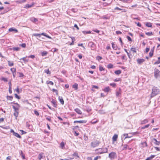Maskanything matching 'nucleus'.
Returning a JSON list of instances; mask_svg holds the SVG:
<instances>
[{
	"instance_id": "nucleus-37",
	"label": "nucleus",
	"mask_w": 160,
	"mask_h": 160,
	"mask_svg": "<svg viewBox=\"0 0 160 160\" xmlns=\"http://www.w3.org/2000/svg\"><path fill=\"white\" fill-rule=\"evenodd\" d=\"M60 147L62 149H63L64 148L65 144L63 142H62L60 144Z\"/></svg>"
},
{
	"instance_id": "nucleus-25",
	"label": "nucleus",
	"mask_w": 160,
	"mask_h": 160,
	"mask_svg": "<svg viewBox=\"0 0 160 160\" xmlns=\"http://www.w3.org/2000/svg\"><path fill=\"white\" fill-rule=\"evenodd\" d=\"M155 156V155H152L150 157H148L147 159H146L145 160H151L153 158H154Z\"/></svg>"
},
{
	"instance_id": "nucleus-17",
	"label": "nucleus",
	"mask_w": 160,
	"mask_h": 160,
	"mask_svg": "<svg viewBox=\"0 0 160 160\" xmlns=\"http://www.w3.org/2000/svg\"><path fill=\"white\" fill-rule=\"evenodd\" d=\"M58 99L61 103L62 105H63L64 104V101L62 98L61 97L59 96Z\"/></svg>"
},
{
	"instance_id": "nucleus-29",
	"label": "nucleus",
	"mask_w": 160,
	"mask_h": 160,
	"mask_svg": "<svg viewBox=\"0 0 160 160\" xmlns=\"http://www.w3.org/2000/svg\"><path fill=\"white\" fill-rule=\"evenodd\" d=\"M146 25L148 27H152V23L151 22H147L146 24Z\"/></svg>"
},
{
	"instance_id": "nucleus-39",
	"label": "nucleus",
	"mask_w": 160,
	"mask_h": 160,
	"mask_svg": "<svg viewBox=\"0 0 160 160\" xmlns=\"http://www.w3.org/2000/svg\"><path fill=\"white\" fill-rule=\"evenodd\" d=\"M149 126H150L149 124H147V125L144 126L142 127L141 128V129H145V128H148Z\"/></svg>"
},
{
	"instance_id": "nucleus-30",
	"label": "nucleus",
	"mask_w": 160,
	"mask_h": 160,
	"mask_svg": "<svg viewBox=\"0 0 160 160\" xmlns=\"http://www.w3.org/2000/svg\"><path fill=\"white\" fill-rule=\"evenodd\" d=\"M82 32L84 34H90V33H91V31H82Z\"/></svg>"
},
{
	"instance_id": "nucleus-62",
	"label": "nucleus",
	"mask_w": 160,
	"mask_h": 160,
	"mask_svg": "<svg viewBox=\"0 0 160 160\" xmlns=\"http://www.w3.org/2000/svg\"><path fill=\"white\" fill-rule=\"evenodd\" d=\"M116 33L118 35L122 34V32L120 31H116Z\"/></svg>"
},
{
	"instance_id": "nucleus-64",
	"label": "nucleus",
	"mask_w": 160,
	"mask_h": 160,
	"mask_svg": "<svg viewBox=\"0 0 160 160\" xmlns=\"http://www.w3.org/2000/svg\"><path fill=\"white\" fill-rule=\"evenodd\" d=\"M154 148L157 151H160V148L157 147H154Z\"/></svg>"
},
{
	"instance_id": "nucleus-18",
	"label": "nucleus",
	"mask_w": 160,
	"mask_h": 160,
	"mask_svg": "<svg viewBox=\"0 0 160 160\" xmlns=\"http://www.w3.org/2000/svg\"><path fill=\"white\" fill-rule=\"evenodd\" d=\"M122 136H123L124 137L125 136V137L124 138V140H125V139L127 138H130L132 137V136H129L128 133H124L122 137Z\"/></svg>"
},
{
	"instance_id": "nucleus-49",
	"label": "nucleus",
	"mask_w": 160,
	"mask_h": 160,
	"mask_svg": "<svg viewBox=\"0 0 160 160\" xmlns=\"http://www.w3.org/2000/svg\"><path fill=\"white\" fill-rule=\"evenodd\" d=\"M19 46H21L22 48H24L26 47V44L25 43H22L19 44Z\"/></svg>"
},
{
	"instance_id": "nucleus-47",
	"label": "nucleus",
	"mask_w": 160,
	"mask_h": 160,
	"mask_svg": "<svg viewBox=\"0 0 160 160\" xmlns=\"http://www.w3.org/2000/svg\"><path fill=\"white\" fill-rule=\"evenodd\" d=\"M110 85L113 88H115L116 87V84L115 83H110Z\"/></svg>"
},
{
	"instance_id": "nucleus-21",
	"label": "nucleus",
	"mask_w": 160,
	"mask_h": 160,
	"mask_svg": "<svg viewBox=\"0 0 160 160\" xmlns=\"http://www.w3.org/2000/svg\"><path fill=\"white\" fill-rule=\"evenodd\" d=\"M118 137V136L117 134H115L112 137V140L113 141H116Z\"/></svg>"
},
{
	"instance_id": "nucleus-10",
	"label": "nucleus",
	"mask_w": 160,
	"mask_h": 160,
	"mask_svg": "<svg viewBox=\"0 0 160 160\" xmlns=\"http://www.w3.org/2000/svg\"><path fill=\"white\" fill-rule=\"evenodd\" d=\"M51 102L53 106L54 107L56 108H57V102L56 100L54 99H52V101H51Z\"/></svg>"
},
{
	"instance_id": "nucleus-28",
	"label": "nucleus",
	"mask_w": 160,
	"mask_h": 160,
	"mask_svg": "<svg viewBox=\"0 0 160 160\" xmlns=\"http://www.w3.org/2000/svg\"><path fill=\"white\" fill-rule=\"evenodd\" d=\"M110 90V88L109 87H107L105 88L103 90V91L105 92H108Z\"/></svg>"
},
{
	"instance_id": "nucleus-12",
	"label": "nucleus",
	"mask_w": 160,
	"mask_h": 160,
	"mask_svg": "<svg viewBox=\"0 0 160 160\" xmlns=\"http://www.w3.org/2000/svg\"><path fill=\"white\" fill-rule=\"evenodd\" d=\"M121 90L120 88H119L118 90L116 92V96L117 97H120L121 94Z\"/></svg>"
},
{
	"instance_id": "nucleus-22",
	"label": "nucleus",
	"mask_w": 160,
	"mask_h": 160,
	"mask_svg": "<svg viewBox=\"0 0 160 160\" xmlns=\"http://www.w3.org/2000/svg\"><path fill=\"white\" fill-rule=\"evenodd\" d=\"M40 54L42 56H46L48 54V52H47L45 51H44L43 52H40Z\"/></svg>"
},
{
	"instance_id": "nucleus-3",
	"label": "nucleus",
	"mask_w": 160,
	"mask_h": 160,
	"mask_svg": "<svg viewBox=\"0 0 160 160\" xmlns=\"http://www.w3.org/2000/svg\"><path fill=\"white\" fill-rule=\"evenodd\" d=\"M41 35H43L48 38H49V39L52 38L51 37L49 36L46 33H45L44 32H42L41 33H39V34L34 33L33 34V36H38L39 37H40L41 36Z\"/></svg>"
},
{
	"instance_id": "nucleus-48",
	"label": "nucleus",
	"mask_w": 160,
	"mask_h": 160,
	"mask_svg": "<svg viewBox=\"0 0 160 160\" xmlns=\"http://www.w3.org/2000/svg\"><path fill=\"white\" fill-rule=\"evenodd\" d=\"M43 156L41 154H39L38 155V158L39 160H40L42 158Z\"/></svg>"
},
{
	"instance_id": "nucleus-54",
	"label": "nucleus",
	"mask_w": 160,
	"mask_h": 160,
	"mask_svg": "<svg viewBox=\"0 0 160 160\" xmlns=\"http://www.w3.org/2000/svg\"><path fill=\"white\" fill-rule=\"evenodd\" d=\"M14 95H15V97L16 98H17V99H20V97L19 96H18L17 94L15 93L14 94Z\"/></svg>"
},
{
	"instance_id": "nucleus-58",
	"label": "nucleus",
	"mask_w": 160,
	"mask_h": 160,
	"mask_svg": "<svg viewBox=\"0 0 160 160\" xmlns=\"http://www.w3.org/2000/svg\"><path fill=\"white\" fill-rule=\"evenodd\" d=\"M84 139L85 140L87 141L88 139V137L86 135H84Z\"/></svg>"
},
{
	"instance_id": "nucleus-57",
	"label": "nucleus",
	"mask_w": 160,
	"mask_h": 160,
	"mask_svg": "<svg viewBox=\"0 0 160 160\" xmlns=\"http://www.w3.org/2000/svg\"><path fill=\"white\" fill-rule=\"evenodd\" d=\"M92 110V109L89 108H87V110H86V111L88 112H90Z\"/></svg>"
},
{
	"instance_id": "nucleus-41",
	"label": "nucleus",
	"mask_w": 160,
	"mask_h": 160,
	"mask_svg": "<svg viewBox=\"0 0 160 160\" xmlns=\"http://www.w3.org/2000/svg\"><path fill=\"white\" fill-rule=\"evenodd\" d=\"M10 70L12 73H15L16 71V69L15 68H11L10 69Z\"/></svg>"
},
{
	"instance_id": "nucleus-8",
	"label": "nucleus",
	"mask_w": 160,
	"mask_h": 160,
	"mask_svg": "<svg viewBox=\"0 0 160 160\" xmlns=\"http://www.w3.org/2000/svg\"><path fill=\"white\" fill-rule=\"evenodd\" d=\"M116 155V153L114 152H112L109 154L108 157L110 158L113 159Z\"/></svg>"
},
{
	"instance_id": "nucleus-61",
	"label": "nucleus",
	"mask_w": 160,
	"mask_h": 160,
	"mask_svg": "<svg viewBox=\"0 0 160 160\" xmlns=\"http://www.w3.org/2000/svg\"><path fill=\"white\" fill-rule=\"evenodd\" d=\"M127 38L128 39V40L130 41H132V40L131 38L129 36H127Z\"/></svg>"
},
{
	"instance_id": "nucleus-46",
	"label": "nucleus",
	"mask_w": 160,
	"mask_h": 160,
	"mask_svg": "<svg viewBox=\"0 0 160 160\" xmlns=\"http://www.w3.org/2000/svg\"><path fill=\"white\" fill-rule=\"evenodd\" d=\"M20 60H23V61L25 62H28V60H27L26 59V58L25 57H23L22 58H21L20 59Z\"/></svg>"
},
{
	"instance_id": "nucleus-31",
	"label": "nucleus",
	"mask_w": 160,
	"mask_h": 160,
	"mask_svg": "<svg viewBox=\"0 0 160 160\" xmlns=\"http://www.w3.org/2000/svg\"><path fill=\"white\" fill-rule=\"evenodd\" d=\"M112 48L114 50H117V47L115 45L113 42L112 43Z\"/></svg>"
},
{
	"instance_id": "nucleus-24",
	"label": "nucleus",
	"mask_w": 160,
	"mask_h": 160,
	"mask_svg": "<svg viewBox=\"0 0 160 160\" xmlns=\"http://www.w3.org/2000/svg\"><path fill=\"white\" fill-rule=\"evenodd\" d=\"M153 140L155 141L154 142V143L155 145H159L160 144L159 141H158L156 138H154L153 139Z\"/></svg>"
},
{
	"instance_id": "nucleus-19",
	"label": "nucleus",
	"mask_w": 160,
	"mask_h": 160,
	"mask_svg": "<svg viewBox=\"0 0 160 160\" xmlns=\"http://www.w3.org/2000/svg\"><path fill=\"white\" fill-rule=\"evenodd\" d=\"M75 111L78 114H81L82 113V112L81 110L78 108H76L75 109Z\"/></svg>"
},
{
	"instance_id": "nucleus-27",
	"label": "nucleus",
	"mask_w": 160,
	"mask_h": 160,
	"mask_svg": "<svg viewBox=\"0 0 160 160\" xmlns=\"http://www.w3.org/2000/svg\"><path fill=\"white\" fill-rule=\"evenodd\" d=\"M114 73L115 74L118 75L120 74L121 73V70H116L115 71Z\"/></svg>"
},
{
	"instance_id": "nucleus-2",
	"label": "nucleus",
	"mask_w": 160,
	"mask_h": 160,
	"mask_svg": "<svg viewBox=\"0 0 160 160\" xmlns=\"http://www.w3.org/2000/svg\"><path fill=\"white\" fill-rule=\"evenodd\" d=\"M108 150V148H106L97 149L96 150V151H97L99 154L106 153L107 152Z\"/></svg>"
},
{
	"instance_id": "nucleus-11",
	"label": "nucleus",
	"mask_w": 160,
	"mask_h": 160,
	"mask_svg": "<svg viewBox=\"0 0 160 160\" xmlns=\"http://www.w3.org/2000/svg\"><path fill=\"white\" fill-rule=\"evenodd\" d=\"M128 147V145L127 144H122L121 146V148L122 150H126Z\"/></svg>"
},
{
	"instance_id": "nucleus-5",
	"label": "nucleus",
	"mask_w": 160,
	"mask_h": 160,
	"mask_svg": "<svg viewBox=\"0 0 160 160\" xmlns=\"http://www.w3.org/2000/svg\"><path fill=\"white\" fill-rule=\"evenodd\" d=\"M154 77L156 78L160 77V71L157 69L155 68L154 69Z\"/></svg>"
},
{
	"instance_id": "nucleus-43",
	"label": "nucleus",
	"mask_w": 160,
	"mask_h": 160,
	"mask_svg": "<svg viewBox=\"0 0 160 160\" xmlns=\"http://www.w3.org/2000/svg\"><path fill=\"white\" fill-rule=\"evenodd\" d=\"M145 34L146 35L149 36H150L152 35V33L151 32H146Z\"/></svg>"
},
{
	"instance_id": "nucleus-9",
	"label": "nucleus",
	"mask_w": 160,
	"mask_h": 160,
	"mask_svg": "<svg viewBox=\"0 0 160 160\" xmlns=\"http://www.w3.org/2000/svg\"><path fill=\"white\" fill-rule=\"evenodd\" d=\"M16 106L13 105L12 107L14 109V111H17L19 110L20 106L19 105L17 102H16Z\"/></svg>"
},
{
	"instance_id": "nucleus-51",
	"label": "nucleus",
	"mask_w": 160,
	"mask_h": 160,
	"mask_svg": "<svg viewBox=\"0 0 160 160\" xmlns=\"http://www.w3.org/2000/svg\"><path fill=\"white\" fill-rule=\"evenodd\" d=\"M71 10L74 12H76L78 11V10L75 8H72L71 9Z\"/></svg>"
},
{
	"instance_id": "nucleus-32",
	"label": "nucleus",
	"mask_w": 160,
	"mask_h": 160,
	"mask_svg": "<svg viewBox=\"0 0 160 160\" xmlns=\"http://www.w3.org/2000/svg\"><path fill=\"white\" fill-rule=\"evenodd\" d=\"M8 65L9 66L11 67V66H12L14 64L12 62H11L10 61H8Z\"/></svg>"
},
{
	"instance_id": "nucleus-26",
	"label": "nucleus",
	"mask_w": 160,
	"mask_h": 160,
	"mask_svg": "<svg viewBox=\"0 0 160 160\" xmlns=\"http://www.w3.org/2000/svg\"><path fill=\"white\" fill-rule=\"evenodd\" d=\"M9 32L15 31L16 32H18V30L17 29L13 28H10L9 29Z\"/></svg>"
},
{
	"instance_id": "nucleus-15",
	"label": "nucleus",
	"mask_w": 160,
	"mask_h": 160,
	"mask_svg": "<svg viewBox=\"0 0 160 160\" xmlns=\"http://www.w3.org/2000/svg\"><path fill=\"white\" fill-rule=\"evenodd\" d=\"M87 121L86 120H80V121H75L74 122V123H85Z\"/></svg>"
},
{
	"instance_id": "nucleus-14",
	"label": "nucleus",
	"mask_w": 160,
	"mask_h": 160,
	"mask_svg": "<svg viewBox=\"0 0 160 160\" xmlns=\"http://www.w3.org/2000/svg\"><path fill=\"white\" fill-rule=\"evenodd\" d=\"M137 62L139 64H141L145 61V60L143 58L138 59L137 60Z\"/></svg>"
},
{
	"instance_id": "nucleus-36",
	"label": "nucleus",
	"mask_w": 160,
	"mask_h": 160,
	"mask_svg": "<svg viewBox=\"0 0 160 160\" xmlns=\"http://www.w3.org/2000/svg\"><path fill=\"white\" fill-rule=\"evenodd\" d=\"M12 50L13 51H18L20 50V48L19 47H14L12 48Z\"/></svg>"
},
{
	"instance_id": "nucleus-53",
	"label": "nucleus",
	"mask_w": 160,
	"mask_h": 160,
	"mask_svg": "<svg viewBox=\"0 0 160 160\" xmlns=\"http://www.w3.org/2000/svg\"><path fill=\"white\" fill-rule=\"evenodd\" d=\"M34 112L35 114L37 116H38L39 115L38 112L36 110H34Z\"/></svg>"
},
{
	"instance_id": "nucleus-50",
	"label": "nucleus",
	"mask_w": 160,
	"mask_h": 160,
	"mask_svg": "<svg viewBox=\"0 0 160 160\" xmlns=\"http://www.w3.org/2000/svg\"><path fill=\"white\" fill-rule=\"evenodd\" d=\"M99 70L100 71H104L105 70V68H103V67H102L101 66H99Z\"/></svg>"
},
{
	"instance_id": "nucleus-13",
	"label": "nucleus",
	"mask_w": 160,
	"mask_h": 160,
	"mask_svg": "<svg viewBox=\"0 0 160 160\" xmlns=\"http://www.w3.org/2000/svg\"><path fill=\"white\" fill-rule=\"evenodd\" d=\"M35 3L34 2H32L31 4H27L24 6V8H31L34 5Z\"/></svg>"
},
{
	"instance_id": "nucleus-35",
	"label": "nucleus",
	"mask_w": 160,
	"mask_h": 160,
	"mask_svg": "<svg viewBox=\"0 0 160 160\" xmlns=\"http://www.w3.org/2000/svg\"><path fill=\"white\" fill-rule=\"evenodd\" d=\"M18 111H15V112L14 113V115L15 116L16 118L18 116Z\"/></svg>"
},
{
	"instance_id": "nucleus-7",
	"label": "nucleus",
	"mask_w": 160,
	"mask_h": 160,
	"mask_svg": "<svg viewBox=\"0 0 160 160\" xmlns=\"http://www.w3.org/2000/svg\"><path fill=\"white\" fill-rule=\"evenodd\" d=\"M88 46L92 48L91 49L94 50L95 48V44L92 42H89L88 43Z\"/></svg>"
},
{
	"instance_id": "nucleus-45",
	"label": "nucleus",
	"mask_w": 160,
	"mask_h": 160,
	"mask_svg": "<svg viewBox=\"0 0 160 160\" xmlns=\"http://www.w3.org/2000/svg\"><path fill=\"white\" fill-rule=\"evenodd\" d=\"M102 58L101 57L99 56H97L96 57L97 59L99 61L102 60Z\"/></svg>"
},
{
	"instance_id": "nucleus-60",
	"label": "nucleus",
	"mask_w": 160,
	"mask_h": 160,
	"mask_svg": "<svg viewBox=\"0 0 160 160\" xmlns=\"http://www.w3.org/2000/svg\"><path fill=\"white\" fill-rule=\"evenodd\" d=\"M46 118L47 120H48L50 122H51L52 120L49 117H47Z\"/></svg>"
},
{
	"instance_id": "nucleus-63",
	"label": "nucleus",
	"mask_w": 160,
	"mask_h": 160,
	"mask_svg": "<svg viewBox=\"0 0 160 160\" xmlns=\"http://www.w3.org/2000/svg\"><path fill=\"white\" fill-rule=\"evenodd\" d=\"M153 55V52H150L149 53V55L150 57H151Z\"/></svg>"
},
{
	"instance_id": "nucleus-56",
	"label": "nucleus",
	"mask_w": 160,
	"mask_h": 160,
	"mask_svg": "<svg viewBox=\"0 0 160 160\" xmlns=\"http://www.w3.org/2000/svg\"><path fill=\"white\" fill-rule=\"evenodd\" d=\"M159 63H160V59H158V60L154 62V64H158Z\"/></svg>"
},
{
	"instance_id": "nucleus-23",
	"label": "nucleus",
	"mask_w": 160,
	"mask_h": 160,
	"mask_svg": "<svg viewBox=\"0 0 160 160\" xmlns=\"http://www.w3.org/2000/svg\"><path fill=\"white\" fill-rule=\"evenodd\" d=\"M78 84L76 83L72 85V87L73 88H74L75 90H77L78 89Z\"/></svg>"
},
{
	"instance_id": "nucleus-4",
	"label": "nucleus",
	"mask_w": 160,
	"mask_h": 160,
	"mask_svg": "<svg viewBox=\"0 0 160 160\" xmlns=\"http://www.w3.org/2000/svg\"><path fill=\"white\" fill-rule=\"evenodd\" d=\"M100 143V142L96 140L95 141H94L91 142V146L93 148H95L99 145Z\"/></svg>"
},
{
	"instance_id": "nucleus-55",
	"label": "nucleus",
	"mask_w": 160,
	"mask_h": 160,
	"mask_svg": "<svg viewBox=\"0 0 160 160\" xmlns=\"http://www.w3.org/2000/svg\"><path fill=\"white\" fill-rule=\"evenodd\" d=\"M131 51L133 52H136V49L135 48H132L131 49Z\"/></svg>"
},
{
	"instance_id": "nucleus-52",
	"label": "nucleus",
	"mask_w": 160,
	"mask_h": 160,
	"mask_svg": "<svg viewBox=\"0 0 160 160\" xmlns=\"http://www.w3.org/2000/svg\"><path fill=\"white\" fill-rule=\"evenodd\" d=\"M99 113L101 114H103L105 113V112L104 110H100L99 111Z\"/></svg>"
},
{
	"instance_id": "nucleus-42",
	"label": "nucleus",
	"mask_w": 160,
	"mask_h": 160,
	"mask_svg": "<svg viewBox=\"0 0 160 160\" xmlns=\"http://www.w3.org/2000/svg\"><path fill=\"white\" fill-rule=\"evenodd\" d=\"M46 83L48 84H50V85H53V84H54L53 82H52V81H47L46 82Z\"/></svg>"
},
{
	"instance_id": "nucleus-16",
	"label": "nucleus",
	"mask_w": 160,
	"mask_h": 160,
	"mask_svg": "<svg viewBox=\"0 0 160 160\" xmlns=\"http://www.w3.org/2000/svg\"><path fill=\"white\" fill-rule=\"evenodd\" d=\"M30 20L31 21H32L33 22H37L38 21V20L37 19L33 17L31 18H30Z\"/></svg>"
},
{
	"instance_id": "nucleus-38",
	"label": "nucleus",
	"mask_w": 160,
	"mask_h": 160,
	"mask_svg": "<svg viewBox=\"0 0 160 160\" xmlns=\"http://www.w3.org/2000/svg\"><path fill=\"white\" fill-rule=\"evenodd\" d=\"M44 72L47 74H50L51 72L49 70V69H45L44 70Z\"/></svg>"
},
{
	"instance_id": "nucleus-40",
	"label": "nucleus",
	"mask_w": 160,
	"mask_h": 160,
	"mask_svg": "<svg viewBox=\"0 0 160 160\" xmlns=\"http://www.w3.org/2000/svg\"><path fill=\"white\" fill-rule=\"evenodd\" d=\"M7 99L12 101L13 99V97L12 96H7Z\"/></svg>"
},
{
	"instance_id": "nucleus-34",
	"label": "nucleus",
	"mask_w": 160,
	"mask_h": 160,
	"mask_svg": "<svg viewBox=\"0 0 160 160\" xmlns=\"http://www.w3.org/2000/svg\"><path fill=\"white\" fill-rule=\"evenodd\" d=\"M107 67L108 69L112 68H113V65L112 64L110 63V64H108L107 65Z\"/></svg>"
},
{
	"instance_id": "nucleus-6",
	"label": "nucleus",
	"mask_w": 160,
	"mask_h": 160,
	"mask_svg": "<svg viewBox=\"0 0 160 160\" xmlns=\"http://www.w3.org/2000/svg\"><path fill=\"white\" fill-rule=\"evenodd\" d=\"M10 132L11 133H12L13 135L17 137L20 138H21V136L18 133L15 132L13 129H11Z\"/></svg>"
},
{
	"instance_id": "nucleus-44",
	"label": "nucleus",
	"mask_w": 160,
	"mask_h": 160,
	"mask_svg": "<svg viewBox=\"0 0 160 160\" xmlns=\"http://www.w3.org/2000/svg\"><path fill=\"white\" fill-rule=\"evenodd\" d=\"M18 73L19 74V77H22L23 76H24V75L22 73L20 72H18Z\"/></svg>"
},
{
	"instance_id": "nucleus-20",
	"label": "nucleus",
	"mask_w": 160,
	"mask_h": 160,
	"mask_svg": "<svg viewBox=\"0 0 160 160\" xmlns=\"http://www.w3.org/2000/svg\"><path fill=\"white\" fill-rule=\"evenodd\" d=\"M148 119H145L141 121V124H144L146 123H147L148 122Z\"/></svg>"
},
{
	"instance_id": "nucleus-59",
	"label": "nucleus",
	"mask_w": 160,
	"mask_h": 160,
	"mask_svg": "<svg viewBox=\"0 0 160 160\" xmlns=\"http://www.w3.org/2000/svg\"><path fill=\"white\" fill-rule=\"evenodd\" d=\"M28 58H31L32 59H33L35 58V56L34 55H31L28 57Z\"/></svg>"
},
{
	"instance_id": "nucleus-1",
	"label": "nucleus",
	"mask_w": 160,
	"mask_h": 160,
	"mask_svg": "<svg viewBox=\"0 0 160 160\" xmlns=\"http://www.w3.org/2000/svg\"><path fill=\"white\" fill-rule=\"evenodd\" d=\"M152 92L151 94V97L152 98L159 93V89L157 87H153L152 89Z\"/></svg>"
},
{
	"instance_id": "nucleus-33",
	"label": "nucleus",
	"mask_w": 160,
	"mask_h": 160,
	"mask_svg": "<svg viewBox=\"0 0 160 160\" xmlns=\"http://www.w3.org/2000/svg\"><path fill=\"white\" fill-rule=\"evenodd\" d=\"M20 155L22 156V158L23 159H25V156L24 154H23L22 151H20Z\"/></svg>"
}]
</instances>
